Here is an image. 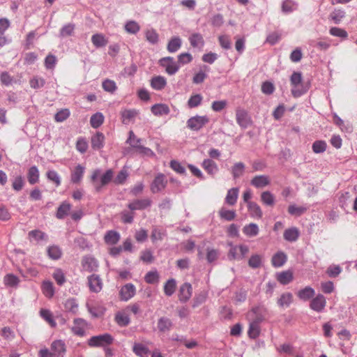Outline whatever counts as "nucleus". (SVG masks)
<instances>
[{"instance_id": "nucleus-17", "label": "nucleus", "mask_w": 357, "mask_h": 357, "mask_svg": "<svg viewBox=\"0 0 357 357\" xmlns=\"http://www.w3.org/2000/svg\"><path fill=\"white\" fill-rule=\"evenodd\" d=\"M91 144L93 149H102L105 144V135L100 132H96L91 138Z\"/></svg>"}, {"instance_id": "nucleus-49", "label": "nucleus", "mask_w": 357, "mask_h": 357, "mask_svg": "<svg viewBox=\"0 0 357 357\" xmlns=\"http://www.w3.org/2000/svg\"><path fill=\"white\" fill-rule=\"evenodd\" d=\"M102 89L110 93H114L117 90V86L114 80L106 79L102 83Z\"/></svg>"}, {"instance_id": "nucleus-30", "label": "nucleus", "mask_w": 357, "mask_h": 357, "mask_svg": "<svg viewBox=\"0 0 357 357\" xmlns=\"http://www.w3.org/2000/svg\"><path fill=\"white\" fill-rule=\"evenodd\" d=\"M173 326L172 321L167 317H162L158 321V328L160 332L169 331Z\"/></svg>"}, {"instance_id": "nucleus-50", "label": "nucleus", "mask_w": 357, "mask_h": 357, "mask_svg": "<svg viewBox=\"0 0 357 357\" xmlns=\"http://www.w3.org/2000/svg\"><path fill=\"white\" fill-rule=\"evenodd\" d=\"M40 314L52 327H55L56 324L53 319L52 312L49 310L41 309Z\"/></svg>"}, {"instance_id": "nucleus-26", "label": "nucleus", "mask_w": 357, "mask_h": 357, "mask_svg": "<svg viewBox=\"0 0 357 357\" xmlns=\"http://www.w3.org/2000/svg\"><path fill=\"white\" fill-rule=\"evenodd\" d=\"M315 294L314 289L310 287H305L299 290L297 296L302 301H306L312 298Z\"/></svg>"}, {"instance_id": "nucleus-2", "label": "nucleus", "mask_w": 357, "mask_h": 357, "mask_svg": "<svg viewBox=\"0 0 357 357\" xmlns=\"http://www.w3.org/2000/svg\"><path fill=\"white\" fill-rule=\"evenodd\" d=\"M98 174V172H94L91 176V180L97 192H100L102 186L108 184L111 181L113 176L112 171L109 169L103 175L101 176L100 181L99 182L97 180Z\"/></svg>"}, {"instance_id": "nucleus-55", "label": "nucleus", "mask_w": 357, "mask_h": 357, "mask_svg": "<svg viewBox=\"0 0 357 357\" xmlns=\"http://www.w3.org/2000/svg\"><path fill=\"white\" fill-rule=\"evenodd\" d=\"M125 29L129 33L136 34L139 31L140 26L137 22L130 20L125 24Z\"/></svg>"}, {"instance_id": "nucleus-59", "label": "nucleus", "mask_w": 357, "mask_h": 357, "mask_svg": "<svg viewBox=\"0 0 357 357\" xmlns=\"http://www.w3.org/2000/svg\"><path fill=\"white\" fill-rule=\"evenodd\" d=\"M345 16V12L342 10H335L333 11L330 17L331 19L334 22L335 24H338L340 23L342 20Z\"/></svg>"}, {"instance_id": "nucleus-15", "label": "nucleus", "mask_w": 357, "mask_h": 357, "mask_svg": "<svg viewBox=\"0 0 357 357\" xmlns=\"http://www.w3.org/2000/svg\"><path fill=\"white\" fill-rule=\"evenodd\" d=\"M269 177L266 175H258L252 178L250 181L252 185L257 188H262L270 184Z\"/></svg>"}, {"instance_id": "nucleus-57", "label": "nucleus", "mask_w": 357, "mask_h": 357, "mask_svg": "<svg viewBox=\"0 0 357 357\" xmlns=\"http://www.w3.org/2000/svg\"><path fill=\"white\" fill-rule=\"evenodd\" d=\"M203 97L201 94H195L190 96L188 101V106L190 108L197 107L201 105Z\"/></svg>"}, {"instance_id": "nucleus-61", "label": "nucleus", "mask_w": 357, "mask_h": 357, "mask_svg": "<svg viewBox=\"0 0 357 357\" xmlns=\"http://www.w3.org/2000/svg\"><path fill=\"white\" fill-rule=\"evenodd\" d=\"M56 61H57L56 57L52 54H49L45 59V62H44L46 69H47V70L54 69L56 64Z\"/></svg>"}, {"instance_id": "nucleus-13", "label": "nucleus", "mask_w": 357, "mask_h": 357, "mask_svg": "<svg viewBox=\"0 0 357 357\" xmlns=\"http://www.w3.org/2000/svg\"><path fill=\"white\" fill-rule=\"evenodd\" d=\"M51 351L54 357H63L66 352L65 344L61 340H56L52 343Z\"/></svg>"}, {"instance_id": "nucleus-7", "label": "nucleus", "mask_w": 357, "mask_h": 357, "mask_svg": "<svg viewBox=\"0 0 357 357\" xmlns=\"http://www.w3.org/2000/svg\"><path fill=\"white\" fill-rule=\"evenodd\" d=\"M167 183L165 175L158 174L151 184V190L153 193H158L166 188Z\"/></svg>"}, {"instance_id": "nucleus-46", "label": "nucleus", "mask_w": 357, "mask_h": 357, "mask_svg": "<svg viewBox=\"0 0 357 357\" xmlns=\"http://www.w3.org/2000/svg\"><path fill=\"white\" fill-rule=\"evenodd\" d=\"M134 353L141 357H147L149 350V349L143 345L142 344L135 343L133 346Z\"/></svg>"}, {"instance_id": "nucleus-1", "label": "nucleus", "mask_w": 357, "mask_h": 357, "mask_svg": "<svg viewBox=\"0 0 357 357\" xmlns=\"http://www.w3.org/2000/svg\"><path fill=\"white\" fill-rule=\"evenodd\" d=\"M303 77L300 72H294L290 77L291 84L293 86L291 93L294 97H299L307 92V89L302 84Z\"/></svg>"}, {"instance_id": "nucleus-20", "label": "nucleus", "mask_w": 357, "mask_h": 357, "mask_svg": "<svg viewBox=\"0 0 357 357\" xmlns=\"http://www.w3.org/2000/svg\"><path fill=\"white\" fill-rule=\"evenodd\" d=\"M104 240L108 245H116L120 240V234L116 231L109 230L106 232Z\"/></svg>"}, {"instance_id": "nucleus-39", "label": "nucleus", "mask_w": 357, "mask_h": 357, "mask_svg": "<svg viewBox=\"0 0 357 357\" xmlns=\"http://www.w3.org/2000/svg\"><path fill=\"white\" fill-rule=\"evenodd\" d=\"M176 282L174 278L169 279L164 285V292L166 296H171L175 292Z\"/></svg>"}, {"instance_id": "nucleus-44", "label": "nucleus", "mask_w": 357, "mask_h": 357, "mask_svg": "<svg viewBox=\"0 0 357 357\" xmlns=\"http://www.w3.org/2000/svg\"><path fill=\"white\" fill-rule=\"evenodd\" d=\"M166 236V231L164 229H159L158 227H153L151 231V238L153 243L157 241H162Z\"/></svg>"}, {"instance_id": "nucleus-33", "label": "nucleus", "mask_w": 357, "mask_h": 357, "mask_svg": "<svg viewBox=\"0 0 357 357\" xmlns=\"http://www.w3.org/2000/svg\"><path fill=\"white\" fill-rule=\"evenodd\" d=\"M91 40L93 44L98 48L107 45L108 40L101 33H96L92 36Z\"/></svg>"}, {"instance_id": "nucleus-38", "label": "nucleus", "mask_w": 357, "mask_h": 357, "mask_svg": "<svg viewBox=\"0 0 357 357\" xmlns=\"http://www.w3.org/2000/svg\"><path fill=\"white\" fill-rule=\"evenodd\" d=\"M42 291L47 298H52L54 294V288L50 281H44L42 284Z\"/></svg>"}, {"instance_id": "nucleus-8", "label": "nucleus", "mask_w": 357, "mask_h": 357, "mask_svg": "<svg viewBox=\"0 0 357 357\" xmlns=\"http://www.w3.org/2000/svg\"><path fill=\"white\" fill-rule=\"evenodd\" d=\"M326 305V298L321 294L313 298L310 302V308L317 312H321L324 310Z\"/></svg>"}, {"instance_id": "nucleus-25", "label": "nucleus", "mask_w": 357, "mask_h": 357, "mask_svg": "<svg viewBox=\"0 0 357 357\" xmlns=\"http://www.w3.org/2000/svg\"><path fill=\"white\" fill-rule=\"evenodd\" d=\"M151 110L155 116L167 115L170 112L169 107L165 104H155L151 107Z\"/></svg>"}, {"instance_id": "nucleus-9", "label": "nucleus", "mask_w": 357, "mask_h": 357, "mask_svg": "<svg viewBox=\"0 0 357 357\" xmlns=\"http://www.w3.org/2000/svg\"><path fill=\"white\" fill-rule=\"evenodd\" d=\"M192 287L189 282L183 283L179 289L178 299L181 303H186L192 296Z\"/></svg>"}, {"instance_id": "nucleus-34", "label": "nucleus", "mask_w": 357, "mask_h": 357, "mask_svg": "<svg viewBox=\"0 0 357 357\" xmlns=\"http://www.w3.org/2000/svg\"><path fill=\"white\" fill-rule=\"evenodd\" d=\"M27 178L29 183L33 185L39 181V171L37 167L33 166L30 167L27 173Z\"/></svg>"}, {"instance_id": "nucleus-21", "label": "nucleus", "mask_w": 357, "mask_h": 357, "mask_svg": "<svg viewBox=\"0 0 357 357\" xmlns=\"http://www.w3.org/2000/svg\"><path fill=\"white\" fill-rule=\"evenodd\" d=\"M190 45L195 48L202 49L204 46V40L202 34L194 33L189 37Z\"/></svg>"}, {"instance_id": "nucleus-11", "label": "nucleus", "mask_w": 357, "mask_h": 357, "mask_svg": "<svg viewBox=\"0 0 357 357\" xmlns=\"http://www.w3.org/2000/svg\"><path fill=\"white\" fill-rule=\"evenodd\" d=\"M135 291V287L131 283L123 286L119 292L121 300L125 301H128L134 296Z\"/></svg>"}, {"instance_id": "nucleus-36", "label": "nucleus", "mask_w": 357, "mask_h": 357, "mask_svg": "<svg viewBox=\"0 0 357 357\" xmlns=\"http://www.w3.org/2000/svg\"><path fill=\"white\" fill-rule=\"evenodd\" d=\"M259 227L255 223H250L243 228V233L249 237L256 236L259 234Z\"/></svg>"}, {"instance_id": "nucleus-63", "label": "nucleus", "mask_w": 357, "mask_h": 357, "mask_svg": "<svg viewBox=\"0 0 357 357\" xmlns=\"http://www.w3.org/2000/svg\"><path fill=\"white\" fill-rule=\"evenodd\" d=\"M326 143L324 141H315L312 144V150L316 153H321L326 151Z\"/></svg>"}, {"instance_id": "nucleus-35", "label": "nucleus", "mask_w": 357, "mask_h": 357, "mask_svg": "<svg viewBox=\"0 0 357 357\" xmlns=\"http://www.w3.org/2000/svg\"><path fill=\"white\" fill-rule=\"evenodd\" d=\"M167 84L166 79L162 76H156L152 78L151 85L155 90H162Z\"/></svg>"}, {"instance_id": "nucleus-43", "label": "nucleus", "mask_w": 357, "mask_h": 357, "mask_svg": "<svg viewBox=\"0 0 357 357\" xmlns=\"http://www.w3.org/2000/svg\"><path fill=\"white\" fill-rule=\"evenodd\" d=\"M84 172V168L78 165L71 174V181L73 183H78L82 179Z\"/></svg>"}, {"instance_id": "nucleus-10", "label": "nucleus", "mask_w": 357, "mask_h": 357, "mask_svg": "<svg viewBox=\"0 0 357 357\" xmlns=\"http://www.w3.org/2000/svg\"><path fill=\"white\" fill-rule=\"evenodd\" d=\"M236 118L237 123L243 128H248L251 123L248 112L243 109H236Z\"/></svg>"}, {"instance_id": "nucleus-51", "label": "nucleus", "mask_w": 357, "mask_h": 357, "mask_svg": "<svg viewBox=\"0 0 357 357\" xmlns=\"http://www.w3.org/2000/svg\"><path fill=\"white\" fill-rule=\"evenodd\" d=\"M45 84V79L43 77H40L38 76H33L29 80L30 86L34 89H40L43 87Z\"/></svg>"}, {"instance_id": "nucleus-27", "label": "nucleus", "mask_w": 357, "mask_h": 357, "mask_svg": "<svg viewBox=\"0 0 357 357\" xmlns=\"http://www.w3.org/2000/svg\"><path fill=\"white\" fill-rule=\"evenodd\" d=\"M71 209V205L67 202H62L59 206L56 213V217L58 219H63L68 215Z\"/></svg>"}, {"instance_id": "nucleus-64", "label": "nucleus", "mask_w": 357, "mask_h": 357, "mask_svg": "<svg viewBox=\"0 0 357 357\" xmlns=\"http://www.w3.org/2000/svg\"><path fill=\"white\" fill-rule=\"evenodd\" d=\"M70 116V111L68 109H63L59 111L54 116L56 122H63Z\"/></svg>"}, {"instance_id": "nucleus-12", "label": "nucleus", "mask_w": 357, "mask_h": 357, "mask_svg": "<svg viewBox=\"0 0 357 357\" xmlns=\"http://www.w3.org/2000/svg\"><path fill=\"white\" fill-rule=\"evenodd\" d=\"M152 201L149 199H136L128 204V207L131 211L143 210L151 205Z\"/></svg>"}, {"instance_id": "nucleus-16", "label": "nucleus", "mask_w": 357, "mask_h": 357, "mask_svg": "<svg viewBox=\"0 0 357 357\" xmlns=\"http://www.w3.org/2000/svg\"><path fill=\"white\" fill-rule=\"evenodd\" d=\"M202 168L211 176H213L218 172L217 164L211 159H205L202 163Z\"/></svg>"}, {"instance_id": "nucleus-60", "label": "nucleus", "mask_w": 357, "mask_h": 357, "mask_svg": "<svg viewBox=\"0 0 357 357\" xmlns=\"http://www.w3.org/2000/svg\"><path fill=\"white\" fill-rule=\"evenodd\" d=\"M329 33L333 36L339 37L343 39H345L348 37L347 32L344 29L339 27H331L329 30Z\"/></svg>"}, {"instance_id": "nucleus-56", "label": "nucleus", "mask_w": 357, "mask_h": 357, "mask_svg": "<svg viewBox=\"0 0 357 357\" xmlns=\"http://www.w3.org/2000/svg\"><path fill=\"white\" fill-rule=\"evenodd\" d=\"M141 141L142 139L140 138H137L132 130L129 132V137L126 142L130 144L132 148L136 149V151L138 149V147L142 146V145H140Z\"/></svg>"}, {"instance_id": "nucleus-6", "label": "nucleus", "mask_w": 357, "mask_h": 357, "mask_svg": "<svg viewBox=\"0 0 357 357\" xmlns=\"http://www.w3.org/2000/svg\"><path fill=\"white\" fill-rule=\"evenodd\" d=\"M114 338L109 333L93 336L91 337V347H105L113 342Z\"/></svg>"}, {"instance_id": "nucleus-58", "label": "nucleus", "mask_w": 357, "mask_h": 357, "mask_svg": "<svg viewBox=\"0 0 357 357\" xmlns=\"http://www.w3.org/2000/svg\"><path fill=\"white\" fill-rule=\"evenodd\" d=\"M262 263V257L259 255H253L248 260V265L252 268H257L261 266Z\"/></svg>"}, {"instance_id": "nucleus-52", "label": "nucleus", "mask_w": 357, "mask_h": 357, "mask_svg": "<svg viewBox=\"0 0 357 357\" xmlns=\"http://www.w3.org/2000/svg\"><path fill=\"white\" fill-rule=\"evenodd\" d=\"M307 208L305 206H297L295 204H291L288 207V212L292 215L301 216L307 211Z\"/></svg>"}, {"instance_id": "nucleus-41", "label": "nucleus", "mask_w": 357, "mask_h": 357, "mask_svg": "<svg viewBox=\"0 0 357 357\" xmlns=\"http://www.w3.org/2000/svg\"><path fill=\"white\" fill-rule=\"evenodd\" d=\"M219 215L221 219L225 220L227 221H231L235 219L236 214L235 211L228 210L222 207L219 211Z\"/></svg>"}, {"instance_id": "nucleus-47", "label": "nucleus", "mask_w": 357, "mask_h": 357, "mask_svg": "<svg viewBox=\"0 0 357 357\" xmlns=\"http://www.w3.org/2000/svg\"><path fill=\"white\" fill-rule=\"evenodd\" d=\"M65 310L68 312L76 314L78 312V304L74 298H68L64 303Z\"/></svg>"}, {"instance_id": "nucleus-23", "label": "nucleus", "mask_w": 357, "mask_h": 357, "mask_svg": "<svg viewBox=\"0 0 357 357\" xmlns=\"http://www.w3.org/2000/svg\"><path fill=\"white\" fill-rule=\"evenodd\" d=\"M239 190L238 188H232L227 191L225 202L229 206H234L236 204L238 197Z\"/></svg>"}, {"instance_id": "nucleus-48", "label": "nucleus", "mask_w": 357, "mask_h": 357, "mask_svg": "<svg viewBox=\"0 0 357 357\" xmlns=\"http://www.w3.org/2000/svg\"><path fill=\"white\" fill-rule=\"evenodd\" d=\"M245 171V165L241 162L235 163L231 168V174L234 178H237L241 176Z\"/></svg>"}, {"instance_id": "nucleus-40", "label": "nucleus", "mask_w": 357, "mask_h": 357, "mask_svg": "<svg viewBox=\"0 0 357 357\" xmlns=\"http://www.w3.org/2000/svg\"><path fill=\"white\" fill-rule=\"evenodd\" d=\"M105 116L101 112H96L91 116V126L99 128L104 122Z\"/></svg>"}, {"instance_id": "nucleus-19", "label": "nucleus", "mask_w": 357, "mask_h": 357, "mask_svg": "<svg viewBox=\"0 0 357 357\" xmlns=\"http://www.w3.org/2000/svg\"><path fill=\"white\" fill-rule=\"evenodd\" d=\"M287 259V255L284 252L280 251L273 256L271 263L273 266L278 268L282 266L286 263Z\"/></svg>"}, {"instance_id": "nucleus-32", "label": "nucleus", "mask_w": 357, "mask_h": 357, "mask_svg": "<svg viewBox=\"0 0 357 357\" xmlns=\"http://www.w3.org/2000/svg\"><path fill=\"white\" fill-rule=\"evenodd\" d=\"M102 288V282L98 275H91V291L99 292Z\"/></svg>"}, {"instance_id": "nucleus-62", "label": "nucleus", "mask_w": 357, "mask_h": 357, "mask_svg": "<svg viewBox=\"0 0 357 357\" xmlns=\"http://www.w3.org/2000/svg\"><path fill=\"white\" fill-rule=\"evenodd\" d=\"M144 280L148 284H155L158 282L159 275L156 271L148 272Z\"/></svg>"}, {"instance_id": "nucleus-53", "label": "nucleus", "mask_w": 357, "mask_h": 357, "mask_svg": "<svg viewBox=\"0 0 357 357\" xmlns=\"http://www.w3.org/2000/svg\"><path fill=\"white\" fill-rule=\"evenodd\" d=\"M145 37L146 40L153 45L157 44L159 40L158 34L153 29H148L145 32Z\"/></svg>"}, {"instance_id": "nucleus-54", "label": "nucleus", "mask_w": 357, "mask_h": 357, "mask_svg": "<svg viewBox=\"0 0 357 357\" xmlns=\"http://www.w3.org/2000/svg\"><path fill=\"white\" fill-rule=\"evenodd\" d=\"M115 320L120 326H126L130 323L128 315L123 312H118L116 314Z\"/></svg>"}, {"instance_id": "nucleus-24", "label": "nucleus", "mask_w": 357, "mask_h": 357, "mask_svg": "<svg viewBox=\"0 0 357 357\" xmlns=\"http://www.w3.org/2000/svg\"><path fill=\"white\" fill-rule=\"evenodd\" d=\"M292 302L293 295L290 292L283 293L277 301L278 305L281 307H288Z\"/></svg>"}, {"instance_id": "nucleus-42", "label": "nucleus", "mask_w": 357, "mask_h": 357, "mask_svg": "<svg viewBox=\"0 0 357 357\" xmlns=\"http://www.w3.org/2000/svg\"><path fill=\"white\" fill-rule=\"evenodd\" d=\"M260 324L250 321L249 328L248 331V336L252 339L257 338L260 333Z\"/></svg>"}, {"instance_id": "nucleus-28", "label": "nucleus", "mask_w": 357, "mask_h": 357, "mask_svg": "<svg viewBox=\"0 0 357 357\" xmlns=\"http://www.w3.org/2000/svg\"><path fill=\"white\" fill-rule=\"evenodd\" d=\"M181 39L178 36H174L169 41L167 49L169 52L174 53L177 52L181 47Z\"/></svg>"}, {"instance_id": "nucleus-14", "label": "nucleus", "mask_w": 357, "mask_h": 357, "mask_svg": "<svg viewBox=\"0 0 357 357\" xmlns=\"http://www.w3.org/2000/svg\"><path fill=\"white\" fill-rule=\"evenodd\" d=\"M86 322L82 319H75L72 326V331L75 335L83 336L86 328Z\"/></svg>"}, {"instance_id": "nucleus-3", "label": "nucleus", "mask_w": 357, "mask_h": 357, "mask_svg": "<svg viewBox=\"0 0 357 357\" xmlns=\"http://www.w3.org/2000/svg\"><path fill=\"white\" fill-rule=\"evenodd\" d=\"M209 122V119L206 116H195L187 121V127L193 131L201 130L206 124Z\"/></svg>"}, {"instance_id": "nucleus-29", "label": "nucleus", "mask_w": 357, "mask_h": 357, "mask_svg": "<svg viewBox=\"0 0 357 357\" xmlns=\"http://www.w3.org/2000/svg\"><path fill=\"white\" fill-rule=\"evenodd\" d=\"M298 3L293 0H284L282 3V12L288 14L297 10Z\"/></svg>"}, {"instance_id": "nucleus-4", "label": "nucleus", "mask_w": 357, "mask_h": 357, "mask_svg": "<svg viewBox=\"0 0 357 357\" xmlns=\"http://www.w3.org/2000/svg\"><path fill=\"white\" fill-rule=\"evenodd\" d=\"M159 64L165 69L168 75H174L179 69L180 66L172 56L163 57L159 60Z\"/></svg>"}, {"instance_id": "nucleus-45", "label": "nucleus", "mask_w": 357, "mask_h": 357, "mask_svg": "<svg viewBox=\"0 0 357 357\" xmlns=\"http://www.w3.org/2000/svg\"><path fill=\"white\" fill-rule=\"evenodd\" d=\"M261 201L264 204L272 206L275 204V197L270 191H264L261 194Z\"/></svg>"}, {"instance_id": "nucleus-18", "label": "nucleus", "mask_w": 357, "mask_h": 357, "mask_svg": "<svg viewBox=\"0 0 357 357\" xmlns=\"http://www.w3.org/2000/svg\"><path fill=\"white\" fill-rule=\"evenodd\" d=\"M277 280L283 285L289 284L294 279L291 271H284L276 274Z\"/></svg>"}, {"instance_id": "nucleus-5", "label": "nucleus", "mask_w": 357, "mask_h": 357, "mask_svg": "<svg viewBox=\"0 0 357 357\" xmlns=\"http://www.w3.org/2000/svg\"><path fill=\"white\" fill-rule=\"evenodd\" d=\"M266 314V310L265 307L257 306L248 313V319L249 321L260 324L265 319Z\"/></svg>"}, {"instance_id": "nucleus-37", "label": "nucleus", "mask_w": 357, "mask_h": 357, "mask_svg": "<svg viewBox=\"0 0 357 357\" xmlns=\"http://www.w3.org/2000/svg\"><path fill=\"white\" fill-rule=\"evenodd\" d=\"M19 282V278L12 273L7 274L3 278V283L7 287H16Z\"/></svg>"}, {"instance_id": "nucleus-31", "label": "nucleus", "mask_w": 357, "mask_h": 357, "mask_svg": "<svg viewBox=\"0 0 357 357\" xmlns=\"http://www.w3.org/2000/svg\"><path fill=\"white\" fill-rule=\"evenodd\" d=\"M299 237V231L296 227L287 229L284 232V238L289 242L296 241Z\"/></svg>"}, {"instance_id": "nucleus-22", "label": "nucleus", "mask_w": 357, "mask_h": 357, "mask_svg": "<svg viewBox=\"0 0 357 357\" xmlns=\"http://www.w3.org/2000/svg\"><path fill=\"white\" fill-rule=\"evenodd\" d=\"M248 212L252 218L260 219L263 215L260 206L256 202H249L247 205Z\"/></svg>"}]
</instances>
